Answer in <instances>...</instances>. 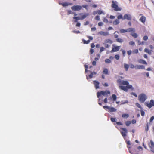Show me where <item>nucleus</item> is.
<instances>
[{"instance_id": "obj_1", "label": "nucleus", "mask_w": 154, "mask_h": 154, "mask_svg": "<svg viewBox=\"0 0 154 154\" xmlns=\"http://www.w3.org/2000/svg\"><path fill=\"white\" fill-rule=\"evenodd\" d=\"M117 82L119 89L125 91L127 92L129 89H130L131 90H134V88L132 85H129V83L127 81L118 79Z\"/></svg>"}, {"instance_id": "obj_2", "label": "nucleus", "mask_w": 154, "mask_h": 154, "mask_svg": "<svg viewBox=\"0 0 154 154\" xmlns=\"http://www.w3.org/2000/svg\"><path fill=\"white\" fill-rule=\"evenodd\" d=\"M110 92L109 91L106 90L105 91H101L100 92L97 93V94L98 98V102L101 100L100 97L101 95L105 96L108 94H110Z\"/></svg>"}, {"instance_id": "obj_3", "label": "nucleus", "mask_w": 154, "mask_h": 154, "mask_svg": "<svg viewBox=\"0 0 154 154\" xmlns=\"http://www.w3.org/2000/svg\"><path fill=\"white\" fill-rule=\"evenodd\" d=\"M112 4L111 6L115 11H121L122 10V8L118 6V2L117 1L113 0L112 1Z\"/></svg>"}, {"instance_id": "obj_4", "label": "nucleus", "mask_w": 154, "mask_h": 154, "mask_svg": "<svg viewBox=\"0 0 154 154\" xmlns=\"http://www.w3.org/2000/svg\"><path fill=\"white\" fill-rule=\"evenodd\" d=\"M139 101L141 103H143L146 99V95L143 94H140L138 96Z\"/></svg>"}, {"instance_id": "obj_5", "label": "nucleus", "mask_w": 154, "mask_h": 154, "mask_svg": "<svg viewBox=\"0 0 154 154\" xmlns=\"http://www.w3.org/2000/svg\"><path fill=\"white\" fill-rule=\"evenodd\" d=\"M146 105L149 108L154 106V101L153 100H150L149 102H146Z\"/></svg>"}, {"instance_id": "obj_6", "label": "nucleus", "mask_w": 154, "mask_h": 154, "mask_svg": "<svg viewBox=\"0 0 154 154\" xmlns=\"http://www.w3.org/2000/svg\"><path fill=\"white\" fill-rule=\"evenodd\" d=\"M72 10L74 11H79L82 9V7L80 5H74L71 7Z\"/></svg>"}, {"instance_id": "obj_7", "label": "nucleus", "mask_w": 154, "mask_h": 154, "mask_svg": "<svg viewBox=\"0 0 154 154\" xmlns=\"http://www.w3.org/2000/svg\"><path fill=\"white\" fill-rule=\"evenodd\" d=\"M121 129V132L122 135L123 137L125 136L126 134L127 133V130L124 128H122Z\"/></svg>"}, {"instance_id": "obj_8", "label": "nucleus", "mask_w": 154, "mask_h": 154, "mask_svg": "<svg viewBox=\"0 0 154 154\" xmlns=\"http://www.w3.org/2000/svg\"><path fill=\"white\" fill-rule=\"evenodd\" d=\"M131 19V17L130 14H125L123 17V20L127 19L130 20Z\"/></svg>"}, {"instance_id": "obj_9", "label": "nucleus", "mask_w": 154, "mask_h": 154, "mask_svg": "<svg viewBox=\"0 0 154 154\" xmlns=\"http://www.w3.org/2000/svg\"><path fill=\"white\" fill-rule=\"evenodd\" d=\"M135 68L136 69H144L145 66L143 65H136L135 66Z\"/></svg>"}, {"instance_id": "obj_10", "label": "nucleus", "mask_w": 154, "mask_h": 154, "mask_svg": "<svg viewBox=\"0 0 154 154\" xmlns=\"http://www.w3.org/2000/svg\"><path fill=\"white\" fill-rule=\"evenodd\" d=\"M98 34L103 36L108 35L109 33L107 32L100 31L98 32Z\"/></svg>"}, {"instance_id": "obj_11", "label": "nucleus", "mask_w": 154, "mask_h": 154, "mask_svg": "<svg viewBox=\"0 0 154 154\" xmlns=\"http://www.w3.org/2000/svg\"><path fill=\"white\" fill-rule=\"evenodd\" d=\"M120 48V46H117L115 47H114L113 48H112V49L111 51V52H113L117 51L119 50Z\"/></svg>"}, {"instance_id": "obj_12", "label": "nucleus", "mask_w": 154, "mask_h": 154, "mask_svg": "<svg viewBox=\"0 0 154 154\" xmlns=\"http://www.w3.org/2000/svg\"><path fill=\"white\" fill-rule=\"evenodd\" d=\"M59 4L60 5H62V6L64 7L67 6L68 5H72V3H71L66 2H65L61 3H59Z\"/></svg>"}, {"instance_id": "obj_13", "label": "nucleus", "mask_w": 154, "mask_h": 154, "mask_svg": "<svg viewBox=\"0 0 154 154\" xmlns=\"http://www.w3.org/2000/svg\"><path fill=\"white\" fill-rule=\"evenodd\" d=\"M94 84L96 89L99 88V82L97 81H94Z\"/></svg>"}, {"instance_id": "obj_14", "label": "nucleus", "mask_w": 154, "mask_h": 154, "mask_svg": "<svg viewBox=\"0 0 154 154\" xmlns=\"http://www.w3.org/2000/svg\"><path fill=\"white\" fill-rule=\"evenodd\" d=\"M117 97L115 94H113L112 95V97H110L109 100H112L113 101H115L116 100Z\"/></svg>"}, {"instance_id": "obj_15", "label": "nucleus", "mask_w": 154, "mask_h": 154, "mask_svg": "<svg viewBox=\"0 0 154 154\" xmlns=\"http://www.w3.org/2000/svg\"><path fill=\"white\" fill-rule=\"evenodd\" d=\"M79 15H82V17L80 18L81 20H83L87 16L89 15V14L88 13H86L85 14L82 15V14H79Z\"/></svg>"}, {"instance_id": "obj_16", "label": "nucleus", "mask_w": 154, "mask_h": 154, "mask_svg": "<svg viewBox=\"0 0 154 154\" xmlns=\"http://www.w3.org/2000/svg\"><path fill=\"white\" fill-rule=\"evenodd\" d=\"M138 62L139 63H141L142 64H147V63L144 60L142 59H140L138 60Z\"/></svg>"}, {"instance_id": "obj_17", "label": "nucleus", "mask_w": 154, "mask_h": 154, "mask_svg": "<svg viewBox=\"0 0 154 154\" xmlns=\"http://www.w3.org/2000/svg\"><path fill=\"white\" fill-rule=\"evenodd\" d=\"M144 52L147 53L149 54L150 55L152 53V50H149L147 48H145L144 50Z\"/></svg>"}, {"instance_id": "obj_18", "label": "nucleus", "mask_w": 154, "mask_h": 154, "mask_svg": "<svg viewBox=\"0 0 154 154\" xmlns=\"http://www.w3.org/2000/svg\"><path fill=\"white\" fill-rule=\"evenodd\" d=\"M140 20L143 23H144L146 20V17H145L142 16L140 19Z\"/></svg>"}, {"instance_id": "obj_19", "label": "nucleus", "mask_w": 154, "mask_h": 154, "mask_svg": "<svg viewBox=\"0 0 154 154\" xmlns=\"http://www.w3.org/2000/svg\"><path fill=\"white\" fill-rule=\"evenodd\" d=\"M117 110V109H115V108L112 107H110V108L109 109V110L108 111L109 112H115Z\"/></svg>"}, {"instance_id": "obj_20", "label": "nucleus", "mask_w": 154, "mask_h": 154, "mask_svg": "<svg viewBox=\"0 0 154 154\" xmlns=\"http://www.w3.org/2000/svg\"><path fill=\"white\" fill-rule=\"evenodd\" d=\"M73 18V21L75 22H77L78 20H81L80 18L78 17H74Z\"/></svg>"}, {"instance_id": "obj_21", "label": "nucleus", "mask_w": 154, "mask_h": 154, "mask_svg": "<svg viewBox=\"0 0 154 154\" xmlns=\"http://www.w3.org/2000/svg\"><path fill=\"white\" fill-rule=\"evenodd\" d=\"M128 32H135V29L134 28H131L127 29Z\"/></svg>"}, {"instance_id": "obj_22", "label": "nucleus", "mask_w": 154, "mask_h": 154, "mask_svg": "<svg viewBox=\"0 0 154 154\" xmlns=\"http://www.w3.org/2000/svg\"><path fill=\"white\" fill-rule=\"evenodd\" d=\"M149 146L151 149L154 148V143L151 140L150 144H149Z\"/></svg>"}, {"instance_id": "obj_23", "label": "nucleus", "mask_w": 154, "mask_h": 154, "mask_svg": "<svg viewBox=\"0 0 154 154\" xmlns=\"http://www.w3.org/2000/svg\"><path fill=\"white\" fill-rule=\"evenodd\" d=\"M129 65L126 63H124V67L125 69V70L126 71H128V69L129 68Z\"/></svg>"}, {"instance_id": "obj_24", "label": "nucleus", "mask_w": 154, "mask_h": 154, "mask_svg": "<svg viewBox=\"0 0 154 154\" xmlns=\"http://www.w3.org/2000/svg\"><path fill=\"white\" fill-rule=\"evenodd\" d=\"M94 75V73L91 72V74L89 75L88 77L86 75V79H88V78L90 79L92 78Z\"/></svg>"}, {"instance_id": "obj_25", "label": "nucleus", "mask_w": 154, "mask_h": 154, "mask_svg": "<svg viewBox=\"0 0 154 154\" xmlns=\"http://www.w3.org/2000/svg\"><path fill=\"white\" fill-rule=\"evenodd\" d=\"M119 23V20L118 19H116L115 21L113 22V23L114 25H116Z\"/></svg>"}, {"instance_id": "obj_26", "label": "nucleus", "mask_w": 154, "mask_h": 154, "mask_svg": "<svg viewBox=\"0 0 154 154\" xmlns=\"http://www.w3.org/2000/svg\"><path fill=\"white\" fill-rule=\"evenodd\" d=\"M105 42L106 43H108L110 44H112V41L111 40L106 39L105 40Z\"/></svg>"}, {"instance_id": "obj_27", "label": "nucleus", "mask_w": 154, "mask_h": 154, "mask_svg": "<svg viewBox=\"0 0 154 154\" xmlns=\"http://www.w3.org/2000/svg\"><path fill=\"white\" fill-rule=\"evenodd\" d=\"M82 41L85 44H88L90 42V40H89L86 41L85 40L83 39Z\"/></svg>"}, {"instance_id": "obj_28", "label": "nucleus", "mask_w": 154, "mask_h": 154, "mask_svg": "<svg viewBox=\"0 0 154 154\" xmlns=\"http://www.w3.org/2000/svg\"><path fill=\"white\" fill-rule=\"evenodd\" d=\"M120 32L121 33H125L126 32H128L127 29H121L120 30Z\"/></svg>"}, {"instance_id": "obj_29", "label": "nucleus", "mask_w": 154, "mask_h": 154, "mask_svg": "<svg viewBox=\"0 0 154 154\" xmlns=\"http://www.w3.org/2000/svg\"><path fill=\"white\" fill-rule=\"evenodd\" d=\"M137 41V43H138V45H143L144 43V42H143V41L141 42L139 40H138Z\"/></svg>"}, {"instance_id": "obj_30", "label": "nucleus", "mask_w": 154, "mask_h": 154, "mask_svg": "<svg viewBox=\"0 0 154 154\" xmlns=\"http://www.w3.org/2000/svg\"><path fill=\"white\" fill-rule=\"evenodd\" d=\"M122 116L123 118H127L128 117L129 115L128 114H124L122 115Z\"/></svg>"}, {"instance_id": "obj_31", "label": "nucleus", "mask_w": 154, "mask_h": 154, "mask_svg": "<svg viewBox=\"0 0 154 154\" xmlns=\"http://www.w3.org/2000/svg\"><path fill=\"white\" fill-rule=\"evenodd\" d=\"M105 14V13L103 11H102L101 10H98V14L100 15V14Z\"/></svg>"}, {"instance_id": "obj_32", "label": "nucleus", "mask_w": 154, "mask_h": 154, "mask_svg": "<svg viewBox=\"0 0 154 154\" xmlns=\"http://www.w3.org/2000/svg\"><path fill=\"white\" fill-rule=\"evenodd\" d=\"M131 35L132 36H133L135 38H137L138 36L137 34L135 33H132L131 34Z\"/></svg>"}, {"instance_id": "obj_33", "label": "nucleus", "mask_w": 154, "mask_h": 154, "mask_svg": "<svg viewBox=\"0 0 154 154\" xmlns=\"http://www.w3.org/2000/svg\"><path fill=\"white\" fill-rule=\"evenodd\" d=\"M116 40L117 42L119 43H122L123 42V40L122 39L120 38L117 39Z\"/></svg>"}, {"instance_id": "obj_34", "label": "nucleus", "mask_w": 154, "mask_h": 154, "mask_svg": "<svg viewBox=\"0 0 154 154\" xmlns=\"http://www.w3.org/2000/svg\"><path fill=\"white\" fill-rule=\"evenodd\" d=\"M129 45H131V46H134L135 45V43L133 41H130L129 42Z\"/></svg>"}, {"instance_id": "obj_35", "label": "nucleus", "mask_w": 154, "mask_h": 154, "mask_svg": "<svg viewBox=\"0 0 154 154\" xmlns=\"http://www.w3.org/2000/svg\"><path fill=\"white\" fill-rule=\"evenodd\" d=\"M117 19L119 20L120 19H122L123 20V17H122V15L120 14L117 17Z\"/></svg>"}, {"instance_id": "obj_36", "label": "nucleus", "mask_w": 154, "mask_h": 154, "mask_svg": "<svg viewBox=\"0 0 154 154\" xmlns=\"http://www.w3.org/2000/svg\"><path fill=\"white\" fill-rule=\"evenodd\" d=\"M105 48L103 47H101L100 48V52L101 53L105 50Z\"/></svg>"}, {"instance_id": "obj_37", "label": "nucleus", "mask_w": 154, "mask_h": 154, "mask_svg": "<svg viewBox=\"0 0 154 154\" xmlns=\"http://www.w3.org/2000/svg\"><path fill=\"white\" fill-rule=\"evenodd\" d=\"M108 72V70L107 69H104L103 71V73L106 74H107Z\"/></svg>"}, {"instance_id": "obj_38", "label": "nucleus", "mask_w": 154, "mask_h": 154, "mask_svg": "<svg viewBox=\"0 0 154 154\" xmlns=\"http://www.w3.org/2000/svg\"><path fill=\"white\" fill-rule=\"evenodd\" d=\"M105 62L106 63H110L111 62V61L110 59H106L105 60Z\"/></svg>"}, {"instance_id": "obj_39", "label": "nucleus", "mask_w": 154, "mask_h": 154, "mask_svg": "<svg viewBox=\"0 0 154 154\" xmlns=\"http://www.w3.org/2000/svg\"><path fill=\"white\" fill-rule=\"evenodd\" d=\"M136 105L139 108L141 109H142V107H141L140 105L138 103H136Z\"/></svg>"}, {"instance_id": "obj_40", "label": "nucleus", "mask_w": 154, "mask_h": 154, "mask_svg": "<svg viewBox=\"0 0 154 154\" xmlns=\"http://www.w3.org/2000/svg\"><path fill=\"white\" fill-rule=\"evenodd\" d=\"M103 107L106 110V109H108L109 110L110 107L107 106H103Z\"/></svg>"}, {"instance_id": "obj_41", "label": "nucleus", "mask_w": 154, "mask_h": 154, "mask_svg": "<svg viewBox=\"0 0 154 154\" xmlns=\"http://www.w3.org/2000/svg\"><path fill=\"white\" fill-rule=\"evenodd\" d=\"M103 45H105V46L106 48H108L109 47V45L107 44L105 42L103 43Z\"/></svg>"}, {"instance_id": "obj_42", "label": "nucleus", "mask_w": 154, "mask_h": 154, "mask_svg": "<svg viewBox=\"0 0 154 154\" xmlns=\"http://www.w3.org/2000/svg\"><path fill=\"white\" fill-rule=\"evenodd\" d=\"M119 56L118 55H116L115 56V58L117 60H118L119 58Z\"/></svg>"}, {"instance_id": "obj_43", "label": "nucleus", "mask_w": 154, "mask_h": 154, "mask_svg": "<svg viewBox=\"0 0 154 154\" xmlns=\"http://www.w3.org/2000/svg\"><path fill=\"white\" fill-rule=\"evenodd\" d=\"M130 68L131 69H133L134 68H135V66H134L133 64L131 63L130 64Z\"/></svg>"}, {"instance_id": "obj_44", "label": "nucleus", "mask_w": 154, "mask_h": 154, "mask_svg": "<svg viewBox=\"0 0 154 154\" xmlns=\"http://www.w3.org/2000/svg\"><path fill=\"white\" fill-rule=\"evenodd\" d=\"M140 112H141V115L142 116H143L145 114V112H144V111L143 110H140Z\"/></svg>"}, {"instance_id": "obj_45", "label": "nucleus", "mask_w": 154, "mask_h": 154, "mask_svg": "<svg viewBox=\"0 0 154 154\" xmlns=\"http://www.w3.org/2000/svg\"><path fill=\"white\" fill-rule=\"evenodd\" d=\"M95 19L98 20H100V16H97L95 17Z\"/></svg>"}, {"instance_id": "obj_46", "label": "nucleus", "mask_w": 154, "mask_h": 154, "mask_svg": "<svg viewBox=\"0 0 154 154\" xmlns=\"http://www.w3.org/2000/svg\"><path fill=\"white\" fill-rule=\"evenodd\" d=\"M82 8L83 7L85 8L86 9H88V6L87 5H83L82 6Z\"/></svg>"}, {"instance_id": "obj_47", "label": "nucleus", "mask_w": 154, "mask_h": 154, "mask_svg": "<svg viewBox=\"0 0 154 154\" xmlns=\"http://www.w3.org/2000/svg\"><path fill=\"white\" fill-rule=\"evenodd\" d=\"M154 116H152V117H151L150 119V120H149L150 122H152V121L154 120Z\"/></svg>"}, {"instance_id": "obj_48", "label": "nucleus", "mask_w": 154, "mask_h": 154, "mask_svg": "<svg viewBox=\"0 0 154 154\" xmlns=\"http://www.w3.org/2000/svg\"><path fill=\"white\" fill-rule=\"evenodd\" d=\"M111 120L112 122H115L116 121V119L115 118H111Z\"/></svg>"}, {"instance_id": "obj_49", "label": "nucleus", "mask_w": 154, "mask_h": 154, "mask_svg": "<svg viewBox=\"0 0 154 154\" xmlns=\"http://www.w3.org/2000/svg\"><path fill=\"white\" fill-rule=\"evenodd\" d=\"M148 39V37L147 36H145L143 38V39L145 41H146Z\"/></svg>"}, {"instance_id": "obj_50", "label": "nucleus", "mask_w": 154, "mask_h": 154, "mask_svg": "<svg viewBox=\"0 0 154 154\" xmlns=\"http://www.w3.org/2000/svg\"><path fill=\"white\" fill-rule=\"evenodd\" d=\"M132 53V51L131 50H130L127 51V54L128 55H130Z\"/></svg>"}, {"instance_id": "obj_51", "label": "nucleus", "mask_w": 154, "mask_h": 154, "mask_svg": "<svg viewBox=\"0 0 154 154\" xmlns=\"http://www.w3.org/2000/svg\"><path fill=\"white\" fill-rule=\"evenodd\" d=\"M74 13L71 10H69L68 11V14H73Z\"/></svg>"}, {"instance_id": "obj_52", "label": "nucleus", "mask_w": 154, "mask_h": 154, "mask_svg": "<svg viewBox=\"0 0 154 154\" xmlns=\"http://www.w3.org/2000/svg\"><path fill=\"white\" fill-rule=\"evenodd\" d=\"M133 52L134 53H137L138 52V50L137 49H135L133 51Z\"/></svg>"}, {"instance_id": "obj_53", "label": "nucleus", "mask_w": 154, "mask_h": 154, "mask_svg": "<svg viewBox=\"0 0 154 154\" xmlns=\"http://www.w3.org/2000/svg\"><path fill=\"white\" fill-rule=\"evenodd\" d=\"M125 124L127 126H128L131 124V122L129 121L125 123Z\"/></svg>"}, {"instance_id": "obj_54", "label": "nucleus", "mask_w": 154, "mask_h": 154, "mask_svg": "<svg viewBox=\"0 0 154 154\" xmlns=\"http://www.w3.org/2000/svg\"><path fill=\"white\" fill-rule=\"evenodd\" d=\"M116 32H117L118 33V32H117V31H116L115 33H114V34H115V38H117L118 37V35L117 34H116L115 33Z\"/></svg>"}, {"instance_id": "obj_55", "label": "nucleus", "mask_w": 154, "mask_h": 154, "mask_svg": "<svg viewBox=\"0 0 154 154\" xmlns=\"http://www.w3.org/2000/svg\"><path fill=\"white\" fill-rule=\"evenodd\" d=\"M131 94L134 95V96L136 97H137V95L134 93L132 92V93H131Z\"/></svg>"}, {"instance_id": "obj_56", "label": "nucleus", "mask_w": 154, "mask_h": 154, "mask_svg": "<svg viewBox=\"0 0 154 154\" xmlns=\"http://www.w3.org/2000/svg\"><path fill=\"white\" fill-rule=\"evenodd\" d=\"M103 23L102 22H100L98 23V25L99 26H102L103 25Z\"/></svg>"}, {"instance_id": "obj_57", "label": "nucleus", "mask_w": 154, "mask_h": 154, "mask_svg": "<svg viewBox=\"0 0 154 154\" xmlns=\"http://www.w3.org/2000/svg\"><path fill=\"white\" fill-rule=\"evenodd\" d=\"M103 102L105 103H107V98H105V99L103 100Z\"/></svg>"}, {"instance_id": "obj_58", "label": "nucleus", "mask_w": 154, "mask_h": 154, "mask_svg": "<svg viewBox=\"0 0 154 154\" xmlns=\"http://www.w3.org/2000/svg\"><path fill=\"white\" fill-rule=\"evenodd\" d=\"M94 52V51L93 49H90V52L91 54H92Z\"/></svg>"}, {"instance_id": "obj_59", "label": "nucleus", "mask_w": 154, "mask_h": 154, "mask_svg": "<svg viewBox=\"0 0 154 154\" xmlns=\"http://www.w3.org/2000/svg\"><path fill=\"white\" fill-rule=\"evenodd\" d=\"M103 21L104 22L107 23L108 22V20L106 18H104L103 19Z\"/></svg>"}, {"instance_id": "obj_60", "label": "nucleus", "mask_w": 154, "mask_h": 154, "mask_svg": "<svg viewBox=\"0 0 154 154\" xmlns=\"http://www.w3.org/2000/svg\"><path fill=\"white\" fill-rule=\"evenodd\" d=\"M97 14H98V11H94L93 12V14L94 15H96Z\"/></svg>"}, {"instance_id": "obj_61", "label": "nucleus", "mask_w": 154, "mask_h": 154, "mask_svg": "<svg viewBox=\"0 0 154 154\" xmlns=\"http://www.w3.org/2000/svg\"><path fill=\"white\" fill-rule=\"evenodd\" d=\"M122 104H124L128 103V101L127 100H126L123 102L122 101Z\"/></svg>"}, {"instance_id": "obj_62", "label": "nucleus", "mask_w": 154, "mask_h": 154, "mask_svg": "<svg viewBox=\"0 0 154 154\" xmlns=\"http://www.w3.org/2000/svg\"><path fill=\"white\" fill-rule=\"evenodd\" d=\"M122 53L124 56H125V51L124 50L122 51Z\"/></svg>"}, {"instance_id": "obj_63", "label": "nucleus", "mask_w": 154, "mask_h": 154, "mask_svg": "<svg viewBox=\"0 0 154 154\" xmlns=\"http://www.w3.org/2000/svg\"><path fill=\"white\" fill-rule=\"evenodd\" d=\"M73 32L74 33H75L76 34H78V33H80V31H74Z\"/></svg>"}, {"instance_id": "obj_64", "label": "nucleus", "mask_w": 154, "mask_h": 154, "mask_svg": "<svg viewBox=\"0 0 154 154\" xmlns=\"http://www.w3.org/2000/svg\"><path fill=\"white\" fill-rule=\"evenodd\" d=\"M81 24L80 23L78 22L77 23L76 25V26L77 27H79L80 26Z\"/></svg>"}]
</instances>
